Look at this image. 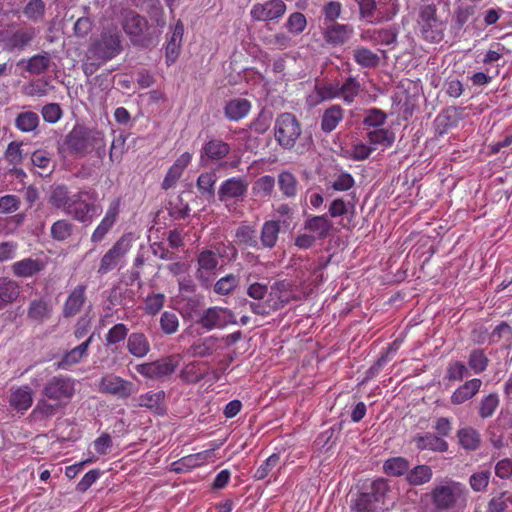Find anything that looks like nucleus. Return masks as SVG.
I'll return each mask as SVG.
<instances>
[{"instance_id":"nucleus-3","label":"nucleus","mask_w":512,"mask_h":512,"mask_svg":"<svg viewBox=\"0 0 512 512\" xmlns=\"http://www.w3.org/2000/svg\"><path fill=\"white\" fill-rule=\"evenodd\" d=\"M121 51L120 33L116 26L104 28L88 50V58L104 62L114 58Z\"/></svg>"},{"instance_id":"nucleus-2","label":"nucleus","mask_w":512,"mask_h":512,"mask_svg":"<svg viewBox=\"0 0 512 512\" xmlns=\"http://www.w3.org/2000/svg\"><path fill=\"white\" fill-rule=\"evenodd\" d=\"M427 496L434 509L452 510L458 506H465L468 490L462 483L447 479L435 485Z\"/></svg>"},{"instance_id":"nucleus-4","label":"nucleus","mask_w":512,"mask_h":512,"mask_svg":"<svg viewBox=\"0 0 512 512\" xmlns=\"http://www.w3.org/2000/svg\"><path fill=\"white\" fill-rule=\"evenodd\" d=\"M96 198L97 193L94 191H79L71 196L65 213L79 222L89 224L100 210L94 203Z\"/></svg>"},{"instance_id":"nucleus-22","label":"nucleus","mask_w":512,"mask_h":512,"mask_svg":"<svg viewBox=\"0 0 512 512\" xmlns=\"http://www.w3.org/2000/svg\"><path fill=\"white\" fill-rule=\"evenodd\" d=\"M332 227V222L326 216H311L304 224V229L316 239L326 238Z\"/></svg>"},{"instance_id":"nucleus-51","label":"nucleus","mask_w":512,"mask_h":512,"mask_svg":"<svg viewBox=\"0 0 512 512\" xmlns=\"http://www.w3.org/2000/svg\"><path fill=\"white\" fill-rule=\"evenodd\" d=\"M160 326L165 334H174L179 328V319L176 313L165 311L161 315Z\"/></svg>"},{"instance_id":"nucleus-58","label":"nucleus","mask_w":512,"mask_h":512,"mask_svg":"<svg viewBox=\"0 0 512 512\" xmlns=\"http://www.w3.org/2000/svg\"><path fill=\"white\" fill-rule=\"evenodd\" d=\"M163 398L162 392H147L137 398V405L149 409L157 408Z\"/></svg>"},{"instance_id":"nucleus-10","label":"nucleus","mask_w":512,"mask_h":512,"mask_svg":"<svg viewBox=\"0 0 512 512\" xmlns=\"http://www.w3.org/2000/svg\"><path fill=\"white\" fill-rule=\"evenodd\" d=\"M236 318L234 314L224 307H210L203 311L198 319V323L205 330L223 329L229 324H234Z\"/></svg>"},{"instance_id":"nucleus-11","label":"nucleus","mask_w":512,"mask_h":512,"mask_svg":"<svg viewBox=\"0 0 512 512\" xmlns=\"http://www.w3.org/2000/svg\"><path fill=\"white\" fill-rule=\"evenodd\" d=\"M285 11L286 5L282 0H267L254 4L250 16L254 21L266 22L282 17Z\"/></svg>"},{"instance_id":"nucleus-56","label":"nucleus","mask_w":512,"mask_h":512,"mask_svg":"<svg viewBox=\"0 0 512 512\" xmlns=\"http://www.w3.org/2000/svg\"><path fill=\"white\" fill-rule=\"evenodd\" d=\"M72 224L67 220H58L51 227V235L56 240H65L71 235Z\"/></svg>"},{"instance_id":"nucleus-32","label":"nucleus","mask_w":512,"mask_h":512,"mask_svg":"<svg viewBox=\"0 0 512 512\" xmlns=\"http://www.w3.org/2000/svg\"><path fill=\"white\" fill-rule=\"evenodd\" d=\"M19 295L18 284L7 278H0V309L13 302Z\"/></svg>"},{"instance_id":"nucleus-43","label":"nucleus","mask_w":512,"mask_h":512,"mask_svg":"<svg viewBox=\"0 0 512 512\" xmlns=\"http://www.w3.org/2000/svg\"><path fill=\"white\" fill-rule=\"evenodd\" d=\"M342 117L343 113L340 107L333 106L327 109L322 117V129L326 132H331L337 127Z\"/></svg>"},{"instance_id":"nucleus-21","label":"nucleus","mask_w":512,"mask_h":512,"mask_svg":"<svg viewBox=\"0 0 512 512\" xmlns=\"http://www.w3.org/2000/svg\"><path fill=\"white\" fill-rule=\"evenodd\" d=\"M481 385L482 381L477 378L466 381L452 393L451 402L460 405L472 399L479 392Z\"/></svg>"},{"instance_id":"nucleus-52","label":"nucleus","mask_w":512,"mask_h":512,"mask_svg":"<svg viewBox=\"0 0 512 512\" xmlns=\"http://www.w3.org/2000/svg\"><path fill=\"white\" fill-rule=\"evenodd\" d=\"M238 283H239L238 277L230 274V275L220 278L216 282V284L214 286V291L217 294L226 295V294L230 293L232 290H234L236 288V286L238 285Z\"/></svg>"},{"instance_id":"nucleus-36","label":"nucleus","mask_w":512,"mask_h":512,"mask_svg":"<svg viewBox=\"0 0 512 512\" xmlns=\"http://www.w3.org/2000/svg\"><path fill=\"white\" fill-rule=\"evenodd\" d=\"M218 349H221L219 338L210 336L205 338L201 343L194 344L191 347V352L195 356L205 357L213 354Z\"/></svg>"},{"instance_id":"nucleus-16","label":"nucleus","mask_w":512,"mask_h":512,"mask_svg":"<svg viewBox=\"0 0 512 512\" xmlns=\"http://www.w3.org/2000/svg\"><path fill=\"white\" fill-rule=\"evenodd\" d=\"M192 160V154L189 152H184L181 154L174 164L169 168L163 182H162V188L165 190L170 189L173 187L176 182L179 180V178L182 176L183 171L185 168L190 164Z\"/></svg>"},{"instance_id":"nucleus-19","label":"nucleus","mask_w":512,"mask_h":512,"mask_svg":"<svg viewBox=\"0 0 512 512\" xmlns=\"http://www.w3.org/2000/svg\"><path fill=\"white\" fill-rule=\"evenodd\" d=\"M45 263L41 259L25 258L12 264L14 275L21 278L32 277L42 271Z\"/></svg>"},{"instance_id":"nucleus-23","label":"nucleus","mask_w":512,"mask_h":512,"mask_svg":"<svg viewBox=\"0 0 512 512\" xmlns=\"http://www.w3.org/2000/svg\"><path fill=\"white\" fill-rule=\"evenodd\" d=\"M251 109V104L243 98L232 99L225 105V115L231 121H239L246 117Z\"/></svg>"},{"instance_id":"nucleus-38","label":"nucleus","mask_w":512,"mask_h":512,"mask_svg":"<svg viewBox=\"0 0 512 512\" xmlns=\"http://www.w3.org/2000/svg\"><path fill=\"white\" fill-rule=\"evenodd\" d=\"M353 57L358 65L365 68L376 67L380 61L378 54L364 47L355 49Z\"/></svg>"},{"instance_id":"nucleus-13","label":"nucleus","mask_w":512,"mask_h":512,"mask_svg":"<svg viewBox=\"0 0 512 512\" xmlns=\"http://www.w3.org/2000/svg\"><path fill=\"white\" fill-rule=\"evenodd\" d=\"M120 212V200L114 199L108 206L104 217L101 222L97 225L91 235V241L93 243L101 242L111 228L114 226Z\"/></svg>"},{"instance_id":"nucleus-7","label":"nucleus","mask_w":512,"mask_h":512,"mask_svg":"<svg viewBox=\"0 0 512 512\" xmlns=\"http://www.w3.org/2000/svg\"><path fill=\"white\" fill-rule=\"evenodd\" d=\"M101 393L115 396L119 399H127L138 392V387L131 381L114 373L104 374L98 384Z\"/></svg>"},{"instance_id":"nucleus-31","label":"nucleus","mask_w":512,"mask_h":512,"mask_svg":"<svg viewBox=\"0 0 512 512\" xmlns=\"http://www.w3.org/2000/svg\"><path fill=\"white\" fill-rule=\"evenodd\" d=\"M218 265L217 255L211 250H204L198 256V274L201 279L213 272Z\"/></svg>"},{"instance_id":"nucleus-34","label":"nucleus","mask_w":512,"mask_h":512,"mask_svg":"<svg viewBox=\"0 0 512 512\" xmlns=\"http://www.w3.org/2000/svg\"><path fill=\"white\" fill-rule=\"evenodd\" d=\"M40 119L37 113L24 111L15 118V126L22 132L28 133L37 129Z\"/></svg>"},{"instance_id":"nucleus-46","label":"nucleus","mask_w":512,"mask_h":512,"mask_svg":"<svg viewBox=\"0 0 512 512\" xmlns=\"http://www.w3.org/2000/svg\"><path fill=\"white\" fill-rule=\"evenodd\" d=\"M490 476L491 473L489 470H481L473 473L469 478V485L471 489L475 492L486 491L489 485Z\"/></svg>"},{"instance_id":"nucleus-18","label":"nucleus","mask_w":512,"mask_h":512,"mask_svg":"<svg viewBox=\"0 0 512 512\" xmlns=\"http://www.w3.org/2000/svg\"><path fill=\"white\" fill-rule=\"evenodd\" d=\"M248 184L241 178H230L226 180L219 189V199L228 201L243 197L247 191Z\"/></svg>"},{"instance_id":"nucleus-57","label":"nucleus","mask_w":512,"mask_h":512,"mask_svg":"<svg viewBox=\"0 0 512 512\" xmlns=\"http://www.w3.org/2000/svg\"><path fill=\"white\" fill-rule=\"evenodd\" d=\"M165 303V295L162 293H155L148 295L145 302V311L148 314H157Z\"/></svg>"},{"instance_id":"nucleus-41","label":"nucleus","mask_w":512,"mask_h":512,"mask_svg":"<svg viewBox=\"0 0 512 512\" xmlns=\"http://www.w3.org/2000/svg\"><path fill=\"white\" fill-rule=\"evenodd\" d=\"M280 231V226L276 221H268L264 223L262 232H261V242L263 246L272 248L275 246L278 234Z\"/></svg>"},{"instance_id":"nucleus-61","label":"nucleus","mask_w":512,"mask_h":512,"mask_svg":"<svg viewBox=\"0 0 512 512\" xmlns=\"http://www.w3.org/2000/svg\"><path fill=\"white\" fill-rule=\"evenodd\" d=\"M275 185V180L272 176L260 177L254 185V191L261 196H268L272 192Z\"/></svg>"},{"instance_id":"nucleus-1","label":"nucleus","mask_w":512,"mask_h":512,"mask_svg":"<svg viewBox=\"0 0 512 512\" xmlns=\"http://www.w3.org/2000/svg\"><path fill=\"white\" fill-rule=\"evenodd\" d=\"M65 145L70 152L79 156L93 150L99 159H103L106 153L104 133L96 129L73 128L66 136Z\"/></svg>"},{"instance_id":"nucleus-14","label":"nucleus","mask_w":512,"mask_h":512,"mask_svg":"<svg viewBox=\"0 0 512 512\" xmlns=\"http://www.w3.org/2000/svg\"><path fill=\"white\" fill-rule=\"evenodd\" d=\"M214 451L215 448H212L185 456L172 464L173 470L176 472H184L214 462Z\"/></svg>"},{"instance_id":"nucleus-48","label":"nucleus","mask_w":512,"mask_h":512,"mask_svg":"<svg viewBox=\"0 0 512 512\" xmlns=\"http://www.w3.org/2000/svg\"><path fill=\"white\" fill-rule=\"evenodd\" d=\"M50 59L47 55H35L26 61V69L31 74H41L49 67Z\"/></svg>"},{"instance_id":"nucleus-44","label":"nucleus","mask_w":512,"mask_h":512,"mask_svg":"<svg viewBox=\"0 0 512 512\" xmlns=\"http://www.w3.org/2000/svg\"><path fill=\"white\" fill-rule=\"evenodd\" d=\"M509 504H512V495L508 491H502L490 499L487 512H506Z\"/></svg>"},{"instance_id":"nucleus-20","label":"nucleus","mask_w":512,"mask_h":512,"mask_svg":"<svg viewBox=\"0 0 512 512\" xmlns=\"http://www.w3.org/2000/svg\"><path fill=\"white\" fill-rule=\"evenodd\" d=\"M92 340L93 335H90L86 341L68 351L62 357L61 361L58 362L57 367L59 369L67 370L71 366L78 364L87 355V351Z\"/></svg>"},{"instance_id":"nucleus-5","label":"nucleus","mask_w":512,"mask_h":512,"mask_svg":"<svg viewBox=\"0 0 512 512\" xmlns=\"http://www.w3.org/2000/svg\"><path fill=\"white\" fill-rule=\"evenodd\" d=\"M76 391V380L63 375L50 378L42 388V396L55 401L57 406L66 405Z\"/></svg>"},{"instance_id":"nucleus-62","label":"nucleus","mask_w":512,"mask_h":512,"mask_svg":"<svg viewBox=\"0 0 512 512\" xmlns=\"http://www.w3.org/2000/svg\"><path fill=\"white\" fill-rule=\"evenodd\" d=\"M34 37L33 31H18L9 40L12 49H21L26 46Z\"/></svg>"},{"instance_id":"nucleus-45","label":"nucleus","mask_w":512,"mask_h":512,"mask_svg":"<svg viewBox=\"0 0 512 512\" xmlns=\"http://www.w3.org/2000/svg\"><path fill=\"white\" fill-rule=\"evenodd\" d=\"M360 91V84L355 78H348L340 84V98L346 103H352Z\"/></svg>"},{"instance_id":"nucleus-26","label":"nucleus","mask_w":512,"mask_h":512,"mask_svg":"<svg viewBox=\"0 0 512 512\" xmlns=\"http://www.w3.org/2000/svg\"><path fill=\"white\" fill-rule=\"evenodd\" d=\"M127 349L137 358L145 357L150 351V343L142 333H132L127 340Z\"/></svg>"},{"instance_id":"nucleus-42","label":"nucleus","mask_w":512,"mask_h":512,"mask_svg":"<svg viewBox=\"0 0 512 512\" xmlns=\"http://www.w3.org/2000/svg\"><path fill=\"white\" fill-rule=\"evenodd\" d=\"M84 303V288L78 287L72 291L65 303V315L72 316L76 314Z\"/></svg>"},{"instance_id":"nucleus-24","label":"nucleus","mask_w":512,"mask_h":512,"mask_svg":"<svg viewBox=\"0 0 512 512\" xmlns=\"http://www.w3.org/2000/svg\"><path fill=\"white\" fill-rule=\"evenodd\" d=\"M369 144L373 150H384L394 142V136L387 129L374 128L367 133Z\"/></svg>"},{"instance_id":"nucleus-50","label":"nucleus","mask_w":512,"mask_h":512,"mask_svg":"<svg viewBox=\"0 0 512 512\" xmlns=\"http://www.w3.org/2000/svg\"><path fill=\"white\" fill-rule=\"evenodd\" d=\"M499 405V398L497 394H489L484 397L479 406V415L482 418L491 417Z\"/></svg>"},{"instance_id":"nucleus-12","label":"nucleus","mask_w":512,"mask_h":512,"mask_svg":"<svg viewBox=\"0 0 512 512\" xmlns=\"http://www.w3.org/2000/svg\"><path fill=\"white\" fill-rule=\"evenodd\" d=\"M176 367L177 362L171 358H166L151 363L138 364L136 371L145 378L159 379L172 374Z\"/></svg>"},{"instance_id":"nucleus-37","label":"nucleus","mask_w":512,"mask_h":512,"mask_svg":"<svg viewBox=\"0 0 512 512\" xmlns=\"http://www.w3.org/2000/svg\"><path fill=\"white\" fill-rule=\"evenodd\" d=\"M315 92L317 99H314L313 96H310L308 99L309 103L312 105L317 104L319 101L340 98V84L336 82L319 86L316 87Z\"/></svg>"},{"instance_id":"nucleus-53","label":"nucleus","mask_w":512,"mask_h":512,"mask_svg":"<svg viewBox=\"0 0 512 512\" xmlns=\"http://www.w3.org/2000/svg\"><path fill=\"white\" fill-rule=\"evenodd\" d=\"M307 21L305 16L300 12L292 13L286 22V27L290 33L298 35L306 28Z\"/></svg>"},{"instance_id":"nucleus-59","label":"nucleus","mask_w":512,"mask_h":512,"mask_svg":"<svg viewBox=\"0 0 512 512\" xmlns=\"http://www.w3.org/2000/svg\"><path fill=\"white\" fill-rule=\"evenodd\" d=\"M21 147H22V143L11 142V143H9V145L6 149L5 158L13 166H17L22 163L23 153H22Z\"/></svg>"},{"instance_id":"nucleus-47","label":"nucleus","mask_w":512,"mask_h":512,"mask_svg":"<svg viewBox=\"0 0 512 512\" xmlns=\"http://www.w3.org/2000/svg\"><path fill=\"white\" fill-rule=\"evenodd\" d=\"M278 183L281 191L287 197H293L297 192V180L290 172H282L278 177Z\"/></svg>"},{"instance_id":"nucleus-40","label":"nucleus","mask_w":512,"mask_h":512,"mask_svg":"<svg viewBox=\"0 0 512 512\" xmlns=\"http://www.w3.org/2000/svg\"><path fill=\"white\" fill-rule=\"evenodd\" d=\"M377 497L369 493L360 494L351 506V512H378Z\"/></svg>"},{"instance_id":"nucleus-8","label":"nucleus","mask_w":512,"mask_h":512,"mask_svg":"<svg viewBox=\"0 0 512 512\" xmlns=\"http://www.w3.org/2000/svg\"><path fill=\"white\" fill-rule=\"evenodd\" d=\"M132 247L131 235H123L102 257L98 272L106 274L121 264Z\"/></svg>"},{"instance_id":"nucleus-54","label":"nucleus","mask_w":512,"mask_h":512,"mask_svg":"<svg viewBox=\"0 0 512 512\" xmlns=\"http://www.w3.org/2000/svg\"><path fill=\"white\" fill-rule=\"evenodd\" d=\"M45 11V4L42 0H30L23 9L24 15L34 21L42 18Z\"/></svg>"},{"instance_id":"nucleus-27","label":"nucleus","mask_w":512,"mask_h":512,"mask_svg":"<svg viewBox=\"0 0 512 512\" xmlns=\"http://www.w3.org/2000/svg\"><path fill=\"white\" fill-rule=\"evenodd\" d=\"M414 441L417 448L420 450H431L435 452H446L448 450V443L433 434L428 433L423 436H417Z\"/></svg>"},{"instance_id":"nucleus-35","label":"nucleus","mask_w":512,"mask_h":512,"mask_svg":"<svg viewBox=\"0 0 512 512\" xmlns=\"http://www.w3.org/2000/svg\"><path fill=\"white\" fill-rule=\"evenodd\" d=\"M409 469V462L403 457H392L383 464V470L387 475L399 477L406 475Z\"/></svg>"},{"instance_id":"nucleus-55","label":"nucleus","mask_w":512,"mask_h":512,"mask_svg":"<svg viewBox=\"0 0 512 512\" xmlns=\"http://www.w3.org/2000/svg\"><path fill=\"white\" fill-rule=\"evenodd\" d=\"M280 457L278 454L270 455L255 471L254 478L262 480L268 476V474L275 468L279 463Z\"/></svg>"},{"instance_id":"nucleus-30","label":"nucleus","mask_w":512,"mask_h":512,"mask_svg":"<svg viewBox=\"0 0 512 512\" xmlns=\"http://www.w3.org/2000/svg\"><path fill=\"white\" fill-rule=\"evenodd\" d=\"M433 477V471L430 466L422 464L417 465L411 470L408 469L406 474V481L413 486L424 485Z\"/></svg>"},{"instance_id":"nucleus-9","label":"nucleus","mask_w":512,"mask_h":512,"mask_svg":"<svg viewBox=\"0 0 512 512\" xmlns=\"http://www.w3.org/2000/svg\"><path fill=\"white\" fill-rule=\"evenodd\" d=\"M435 8L431 5L421 7L418 24L423 37L431 42H438L443 37L442 23L435 16Z\"/></svg>"},{"instance_id":"nucleus-6","label":"nucleus","mask_w":512,"mask_h":512,"mask_svg":"<svg viewBox=\"0 0 512 512\" xmlns=\"http://www.w3.org/2000/svg\"><path fill=\"white\" fill-rule=\"evenodd\" d=\"M301 134V126L291 113H282L275 122V137L284 148H292Z\"/></svg>"},{"instance_id":"nucleus-25","label":"nucleus","mask_w":512,"mask_h":512,"mask_svg":"<svg viewBox=\"0 0 512 512\" xmlns=\"http://www.w3.org/2000/svg\"><path fill=\"white\" fill-rule=\"evenodd\" d=\"M230 151V147L227 143L221 140H211L207 142L201 151V158L205 157L212 161H218L223 159Z\"/></svg>"},{"instance_id":"nucleus-15","label":"nucleus","mask_w":512,"mask_h":512,"mask_svg":"<svg viewBox=\"0 0 512 512\" xmlns=\"http://www.w3.org/2000/svg\"><path fill=\"white\" fill-rule=\"evenodd\" d=\"M33 400L34 391L28 385L19 386L10 392L9 404L18 412L27 411L32 406Z\"/></svg>"},{"instance_id":"nucleus-49","label":"nucleus","mask_w":512,"mask_h":512,"mask_svg":"<svg viewBox=\"0 0 512 512\" xmlns=\"http://www.w3.org/2000/svg\"><path fill=\"white\" fill-rule=\"evenodd\" d=\"M50 314V308L48 304L43 300H35L31 302L28 315L30 318L36 321H43L48 318Z\"/></svg>"},{"instance_id":"nucleus-28","label":"nucleus","mask_w":512,"mask_h":512,"mask_svg":"<svg viewBox=\"0 0 512 512\" xmlns=\"http://www.w3.org/2000/svg\"><path fill=\"white\" fill-rule=\"evenodd\" d=\"M353 33V29L348 25L333 24L325 31V39L333 45L345 43Z\"/></svg>"},{"instance_id":"nucleus-29","label":"nucleus","mask_w":512,"mask_h":512,"mask_svg":"<svg viewBox=\"0 0 512 512\" xmlns=\"http://www.w3.org/2000/svg\"><path fill=\"white\" fill-rule=\"evenodd\" d=\"M459 445L465 450H476L481 442L479 432L469 426L460 428L456 434Z\"/></svg>"},{"instance_id":"nucleus-39","label":"nucleus","mask_w":512,"mask_h":512,"mask_svg":"<svg viewBox=\"0 0 512 512\" xmlns=\"http://www.w3.org/2000/svg\"><path fill=\"white\" fill-rule=\"evenodd\" d=\"M71 196H69L68 190L65 186H55L51 189L48 202L56 207L61 208L65 212L67 210V206L70 203Z\"/></svg>"},{"instance_id":"nucleus-63","label":"nucleus","mask_w":512,"mask_h":512,"mask_svg":"<svg viewBox=\"0 0 512 512\" xmlns=\"http://www.w3.org/2000/svg\"><path fill=\"white\" fill-rule=\"evenodd\" d=\"M43 119L48 123H56L62 116L61 108L58 104L51 103L45 105L41 110Z\"/></svg>"},{"instance_id":"nucleus-64","label":"nucleus","mask_w":512,"mask_h":512,"mask_svg":"<svg viewBox=\"0 0 512 512\" xmlns=\"http://www.w3.org/2000/svg\"><path fill=\"white\" fill-rule=\"evenodd\" d=\"M236 238L238 242L243 243L247 246L256 245V234L255 231L249 226H241L236 231Z\"/></svg>"},{"instance_id":"nucleus-33","label":"nucleus","mask_w":512,"mask_h":512,"mask_svg":"<svg viewBox=\"0 0 512 512\" xmlns=\"http://www.w3.org/2000/svg\"><path fill=\"white\" fill-rule=\"evenodd\" d=\"M147 22L140 15L134 12H128L125 15L123 28L131 36H138L146 29Z\"/></svg>"},{"instance_id":"nucleus-17","label":"nucleus","mask_w":512,"mask_h":512,"mask_svg":"<svg viewBox=\"0 0 512 512\" xmlns=\"http://www.w3.org/2000/svg\"><path fill=\"white\" fill-rule=\"evenodd\" d=\"M184 34V26L178 21L171 29V35L166 45V63L167 65L173 64L179 54L182 43V38Z\"/></svg>"},{"instance_id":"nucleus-60","label":"nucleus","mask_w":512,"mask_h":512,"mask_svg":"<svg viewBox=\"0 0 512 512\" xmlns=\"http://www.w3.org/2000/svg\"><path fill=\"white\" fill-rule=\"evenodd\" d=\"M467 375L468 369L461 362H451L447 367L446 377L451 381H461Z\"/></svg>"}]
</instances>
